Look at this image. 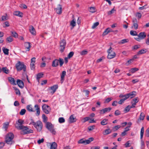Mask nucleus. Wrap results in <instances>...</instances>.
I'll return each instance as SVG.
<instances>
[{"instance_id":"f257e3e1","label":"nucleus","mask_w":149,"mask_h":149,"mask_svg":"<svg viewBox=\"0 0 149 149\" xmlns=\"http://www.w3.org/2000/svg\"><path fill=\"white\" fill-rule=\"evenodd\" d=\"M14 137V135L13 133H9L6 136L5 142L8 144H12L13 143V140Z\"/></svg>"},{"instance_id":"f03ea898","label":"nucleus","mask_w":149,"mask_h":149,"mask_svg":"<svg viewBox=\"0 0 149 149\" xmlns=\"http://www.w3.org/2000/svg\"><path fill=\"white\" fill-rule=\"evenodd\" d=\"M15 67L17 71H20L23 70L25 72L26 70V66L23 62L19 61L18 62L15 64Z\"/></svg>"},{"instance_id":"7ed1b4c3","label":"nucleus","mask_w":149,"mask_h":149,"mask_svg":"<svg viewBox=\"0 0 149 149\" xmlns=\"http://www.w3.org/2000/svg\"><path fill=\"white\" fill-rule=\"evenodd\" d=\"M46 128L53 134H55L56 132L54 128V125L50 122H47L45 125Z\"/></svg>"},{"instance_id":"20e7f679","label":"nucleus","mask_w":149,"mask_h":149,"mask_svg":"<svg viewBox=\"0 0 149 149\" xmlns=\"http://www.w3.org/2000/svg\"><path fill=\"white\" fill-rule=\"evenodd\" d=\"M112 47H110L107 50V52L108 54L107 56V58L109 59L114 58L116 55L115 53L111 50Z\"/></svg>"},{"instance_id":"39448f33","label":"nucleus","mask_w":149,"mask_h":149,"mask_svg":"<svg viewBox=\"0 0 149 149\" xmlns=\"http://www.w3.org/2000/svg\"><path fill=\"white\" fill-rule=\"evenodd\" d=\"M24 120L20 119H19L16 121V123L17 126H15V127L19 130H22L23 129L24 126L22 124L24 123Z\"/></svg>"},{"instance_id":"423d86ee","label":"nucleus","mask_w":149,"mask_h":149,"mask_svg":"<svg viewBox=\"0 0 149 149\" xmlns=\"http://www.w3.org/2000/svg\"><path fill=\"white\" fill-rule=\"evenodd\" d=\"M34 127L36 129L38 132H40L42 130V122L38 120L37 121Z\"/></svg>"},{"instance_id":"0eeeda50","label":"nucleus","mask_w":149,"mask_h":149,"mask_svg":"<svg viewBox=\"0 0 149 149\" xmlns=\"http://www.w3.org/2000/svg\"><path fill=\"white\" fill-rule=\"evenodd\" d=\"M22 129L23 134H26L30 133H33V130L29 129L27 126H24Z\"/></svg>"},{"instance_id":"6e6552de","label":"nucleus","mask_w":149,"mask_h":149,"mask_svg":"<svg viewBox=\"0 0 149 149\" xmlns=\"http://www.w3.org/2000/svg\"><path fill=\"white\" fill-rule=\"evenodd\" d=\"M66 44V41L65 40L63 39L60 41V47L61 48L60 51L61 53L63 52L65 47Z\"/></svg>"},{"instance_id":"1a4fd4ad","label":"nucleus","mask_w":149,"mask_h":149,"mask_svg":"<svg viewBox=\"0 0 149 149\" xmlns=\"http://www.w3.org/2000/svg\"><path fill=\"white\" fill-rule=\"evenodd\" d=\"M35 57H33L31 59L30 67L31 70H34L35 69V63L36 62Z\"/></svg>"},{"instance_id":"9d476101","label":"nucleus","mask_w":149,"mask_h":149,"mask_svg":"<svg viewBox=\"0 0 149 149\" xmlns=\"http://www.w3.org/2000/svg\"><path fill=\"white\" fill-rule=\"evenodd\" d=\"M136 95V92L135 91H133L130 93H129L126 95V97L127 99L130 97L131 98L134 97Z\"/></svg>"},{"instance_id":"9b49d317","label":"nucleus","mask_w":149,"mask_h":149,"mask_svg":"<svg viewBox=\"0 0 149 149\" xmlns=\"http://www.w3.org/2000/svg\"><path fill=\"white\" fill-rule=\"evenodd\" d=\"M62 6L60 4H58L57 8L55 9L56 12L58 14H61L62 13Z\"/></svg>"},{"instance_id":"f8f14e48","label":"nucleus","mask_w":149,"mask_h":149,"mask_svg":"<svg viewBox=\"0 0 149 149\" xmlns=\"http://www.w3.org/2000/svg\"><path fill=\"white\" fill-rule=\"evenodd\" d=\"M133 26L132 27H134L135 30H136L138 28V24L137 19L135 18L132 19Z\"/></svg>"},{"instance_id":"ddd939ff","label":"nucleus","mask_w":149,"mask_h":149,"mask_svg":"<svg viewBox=\"0 0 149 149\" xmlns=\"http://www.w3.org/2000/svg\"><path fill=\"white\" fill-rule=\"evenodd\" d=\"M112 109L111 107L106 108L100 110V113H104L106 112H109Z\"/></svg>"},{"instance_id":"4468645a","label":"nucleus","mask_w":149,"mask_h":149,"mask_svg":"<svg viewBox=\"0 0 149 149\" xmlns=\"http://www.w3.org/2000/svg\"><path fill=\"white\" fill-rule=\"evenodd\" d=\"M29 31L31 34L33 35H36V31L34 27L32 25L29 26Z\"/></svg>"},{"instance_id":"2eb2a0df","label":"nucleus","mask_w":149,"mask_h":149,"mask_svg":"<svg viewBox=\"0 0 149 149\" xmlns=\"http://www.w3.org/2000/svg\"><path fill=\"white\" fill-rule=\"evenodd\" d=\"M77 119L74 117V115H71L69 118V122L70 123H72L76 121Z\"/></svg>"},{"instance_id":"dca6fc26","label":"nucleus","mask_w":149,"mask_h":149,"mask_svg":"<svg viewBox=\"0 0 149 149\" xmlns=\"http://www.w3.org/2000/svg\"><path fill=\"white\" fill-rule=\"evenodd\" d=\"M66 75V72L65 71H62L61 75V83H63L65 79V77Z\"/></svg>"},{"instance_id":"f3484780","label":"nucleus","mask_w":149,"mask_h":149,"mask_svg":"<svg viewBox=\"0 0 149 149\" xmlns=\"http://www.w3.org/2000/svg\"><path fill=\"white\" fill-rule=\"evenodd\" d=\"M16 84L20 88H22L24 87V83L22 80L19 79H17Z\"/></svg>"},{"instance_id":"a211bd4d","label":"nucleus","mask_w":149,"mask_h":149,"mask_svg":"<svg viewBox=\"0 0 149 149\" xmlns=\"http://www.w3.org/2000/svg\"><path fill=\"white\" fill-rule=\"evenodd\" d=\"M25 48L27 49L26 51H29L31 47V43L29 42H25L24 43Z\"/></svg>"},{"instance_id":"6ab92c4d","label":"nucleus","mask_w":149,"mask_h":149,"mask_svg":"<svg viewBox=\"0 0 149 149\" xmlns=\"http://www.w3.org/2000/svg\"><path fill=\"white\" fill-rule=\"evenodd\" d=\"M8 80L11 84L13 85H16L17 84L14 78L12 77H9L8 78Z\"/></svg>"},{"instance_id":"aec40b11","label":"nucleus","mask_w":149,"mask_h":149,"mask_svg":"<svg viewBox=\"0 0 149 149\" xmlns=\"http://www.w3.org/2000/svg\"><path fill=\"white\" fill-rule=\"evenodd\" d=\"M58 88V85H55L52 86L51 87L50 89L52 90V91L51 92V93H52V94L54 93Z\"/></svg>"},{"instance_id":"412c9836","label":"nucleus","mask_w":149,"mask_h":149,"mask_svg":"<svg viewBox=\"0 0 149 149\" xmlns=\"http://www.w3.org/2000/svg\"><path fill=\"white\" fill-rule=\"evenodd\" d=\"M34 107L36 108V115L37 116L39 115L40 113V108L38 104H36L34 106Z\"/></svg>"},{"instance_id":"4be33fe9","label":"nucleus","mask_w":149,"mask_h":149,"mask_svg":"<svg viewBox=\"0 0 149 149\" xmlns=\"http://www.w3.org/2000/svg\"><path fill=\"white\" fill-rule=\"evenodd\" d=\"M138 36L139 38H141V39H144L146 37V35L145 32H142L140 33Z\"/></svg>"},{"instance_id":"5701e85b","label":"nucleus","mask_w":149,"mask_h":149,"mask_svg":"<svg viewBox=\"0 0 149 149\" xmlns=\"http://www.w3.org/2000/svg\"><path fill=\"white\" fill-rule=\"evenodd\" d=\"M58 65V60L55 59L52 62V66L53 67H56Z\"/></svg>"},{"instance_id":"b1692460","label":"nucleus","mask_w":149,"mask_h":149,"mask_svg":"<svg viewBox=\"0 0 149 149\" xmlns=\"http://www.w3.org/2000/svg\"><path fill=\"white\" fill-rule=\"evenodd\" d=\"M14 15H15L21 17H22L23 15V13L19 11L15 12Z\"/></svg>"},{"instance_id":"393cba45","label":"nucleus","mask_w":149,"mask_h":149,"mask_svg":"<svg viewBox=\"0 0 149 149\" xmlns=\"http://www.w3.org/2000/svg\"><path fill=\"white\" fill-rule=\"evenodd\" d=\"M147 52V50L146 49H143L139 51L137 53V55H140L145 53Z\"/></svg>"},{"instance_id":"a878e982","label":"nucleus","mask_w":149,"mask_h":149,"mask_svg":"<svg viewBox=\"0 0 149 149\" xmlns=\"http://www.w3.org/2000/svg\"><path fill=\"white\" fill-rule=\"evenodd\" d=\"M57 146V143L55 142H53L51 145L50 149H56Z\"/></svg>"},{"instance_id":"bb28decb","label":"nucleus","mask_w":149,"mask_h":149,"mask_svg":"<svg viewBox=\"0 0 149 149\" xmlns=\"http://www.w3.org/2000/svg\"><path fill=\"white\" fill-rule=\"evenodd\" d=\"M26 109L29 112H34L35 110L33 109L31 105V104L28 105L26 106Z\"/></svg>"},{"instance_id":"cd10ccee","label":"nucleus","mask_w":149,"mask_h":149,"mask_svg":"<svg viewBox=\"0 0 149 149\" xmlns=\"http://www.w3.org/2000/svg\"><path fill=\"white\" fill-rule=\"evenodd\" d=\"M43 75L44 74L42 72L39 73L37 74L36 79L38 82L39 81L40 79L42 77Z\"/></svg>"},{"instance_id":"c85d7f7f","label":"nucleus","mask_w":149,"mask_h":149,"mask_svg":"<svg viewBox=\"0 0 149 149\" xmlns=\"http://www.w3.org/2000/svg\"><path fill=\"white\" fill-rule=\"evenodd\" d=\"M145 117V116L144 113L143 112L141 113L140 116L139 118L138 119L137 123H138L140 120H143Z\"/></svg>"},{"instance_id":"c756f323","label":"nucleus","mask_w":149,"mask_h":149,"mask_svg":"<svg viewBox=\"0 0 149 149\" xmlns=\"http://www.w3.org/2000/svg\"><path fill=\"white\" fill-rule=\"evenodd\" d=\"M1 69L2 71L6 74L9 73V70L6 67H3Z\"/></svg>"},{"instance_id":"7c9ffc66","label":"nucleus","mask_w":149,"mask_h":149,"mask_svg":"<svg viewBox=\"0 0 149 149\" xmlns=\"http://www.w3.org/2000/svg\"><path fill=\"white\" fill-rule=\"evenodd\" d=\"M94 138L93 137H91L88 139L85 140V144H87L90 143L91 142L94 140Z\"/></svg>"},{"instance_id":"2f4dec72","label":"nucleus","mask_w":149,"mask_h":149,"mask_svg":"<svg viewBox=\"0 0 149 149\" xmlns=\"http://www.w3.org/2000/svg\"><path fill=\"white\" fill-rule=\"evenodd\" d=\"M108 120L107 119H104L102 120L100 122V124L102 125H106L108 123Z\"/></svg>"},{"instance_id":"473e14b6","label":"nucleus","mask_w":149,"mask_h":149,"mask_svg":"<svg viewBox=\"0 0 149 149\" xmlns=\"http://www.w3.org/2000/svg\"><path fill=\"white\" fill-rule=\"evenodd\" d=\"M2 50L3 52L6 55H8L9 54V49L6 48L4 47L2 48Z\"/></svg>"},{"instance_id":"72a5a7b5","label":"nucleus","mask_w":149,"mask_h":149,"mask_svg":"<svg viewBox=\"0 0 149 149\" xmlns=\"http://www.w3.org/2000/svg\"><path fill=\"white\" fill-rule=\"evenodd\" d=\"M144 127H143L141 129V132H140V139H142L143 136V134H144Z\"/></svg>"},{"instance_id":"f704fd0d","label":"nucleus","mask_w":149,"mask_h":149,"mask_svg":"<svg viewBox=\"0 0 149 149\" xmlns=\"http://www.w3.org/2000/svg\"><path fill=\"white\" fill-rule=\"evenodd\" d=\"M139 69L137 68H131L130 70V72L132 73H134L136 71H138Z\"/></svg>"},{"instance_id":"c9c22d12","label":"nucleus","mask_w":149,"mask_h":149,"mask_svg":"<svg viewBox=\"0 0 149 149\" xmlns=\"http://www.w3.org/2000/svg\"><path fill=\"white\" fill-rule=\"evenodd\" d=\"M70 25L73 28L76 25V23L74 20V19H73L70 23Z\"/></svg>"},{"instance_id":"e433bc0d","label":"nucleus","mask_w":149,"mask_h":149,"mask_svg":"<svg viewBox=\"0 0 149 149\" xmlns=\"http://www.w3.org/2000/svg\"><path fill=\"white\" fill-rule=\"evenodd\" d=\"M6 41L8 42H10L13 40V38L11 36L8 37L6 38Z\"/></svg>"},{"instance_id":"4c0bfd02","label":"nucleus","mask_w":149,"mask_h":149,"mask_svg":"<svg viewBox=\"0 0 149 149\" xmlns=\"http://www.w3.org/2000/svg\"><path fill=\"white\" fill-rule=\"evenodd\" d=\"M42 118L43 120V121L46 123V122H47V117L46 116L45 114H43L42 115Z\"/></svg>"},{"instance_id":"58836bf2","label":"nucleus","mask_w":149,"mask_h":149,"mask_svg":"<svg viewBox=\"0 0 149 149\" xmlns=\"http://www.w3.org/2000/svg\"><path fill=\"white\" fill-rule=\"evenodd\" d=\"M131 35L133 36H137V33L136 31H131L130 32Z\"/></svg>"},{"instance_id":"ea45409f","label":"nucleus","mask_w":149,"mask_h":149,"mask_svg":"<svg viewBox=\"0 0 149 149\" xmlns=\"http://www.w3.org/2000/svg\"><path fill=\"white\" fill-rule=\"evenodd\" d=\"M11 33L13 37L15 38L17 37L18 34L15 31H11Z\"/></svg>"},{"instance_id":"a19ab883","label":"nucleus","mask_w":149,"mask_h":149,"mask_svg":"<svg viewBox=\"0 0 149 149\" xmlns=\"http://www.w3.org/2000/svg\"><path fill=\"white\" fill-rule=\"evenodd\" d=\"M133 59L131 58L129 60L127 61V62L125 63V65L126 66H128L129 64L134 61Z\"/></svg>"},{"instance_id":"79ce46f5","label":"nucleus","mask_w":149,"mask_h":149,"mask_svg":"<svg viewBox=\"0 0 149 149\" xmlns=\"http://www.w3.org/2000/svg\"><path fill=\"white\" fill-rule=\"evenodd\" d=\"M127 99V98L126 97L123 99H121L118 102V103L119 104H122L123 103L124 101L126 100Z\"/></svg>"},{"instance_id":"37998d69","label":"nucleus","mask_w":149,"mask_h":149,"mask_svg":"<svg viewBox=\"0 0 149 149\" xmlns=\"http://www.w3.org/2000/svg\"><path fill=\"white\" fill-rule=\"evenodd\" d=\"M9 125V123L8 122H6L3 123V127L6 130L8 128Z\"/></svg>"},{"instance_id":"c03bdc74","label":"nucleus","mask_w":149,"mask_h":149,"mask_svg":"<svg viewBox=\"0 0 149 149\" xmlns=\"http://www.w3.org/2000/svg\"><path fill=\"white\" fill-rule=\"evenodd\" d=\"M58 60V62L59 63L61 67L63 65L64 63L63 60V59L61 58H59Z\"/></svg>"},{"instance_id":"a18cd8bd","label":"nucleus","mask_w":149,"mask_h":149,"mask_svg":"<svg viewBox=\"0 0 149 149\" xmlns=\"http://www.w3.org/2000/svg\"><path fill=\"white\" fill-rule=\"evenodd\" d=\"M26 111V110L25 109H22L19 112V114L21 115H23L25 114Z\"/></svg>"},{"instance_id":"49530a36","label":"nucleus","mask_w":149,"mask_h":149,"mask_svg":"<svg viewBox=\"0 0 149 149\" xmlns=\"http://www.w3.org/2000/svg\"><path fill=\"white\" fill-rule=\"evenodd\" d=\"M140 45H136L132 47V50H136L140 48Z\"/></svg>"},{"instance_id":"de8ad7c7","label":"nucleus","mask_w":149,"mask_h":149,"mask_svg":"<svg viewBox=\"0 0 149 149\" xmlns=\"http://www.w3.org/2000/svg\"><path fill=\"white\" fill-rule=\"evenodd\" d=\"M88 52L86 50H84L80 52V54L81 55H84L87 54Z\"/></svg>"},{"instance_id":"09e8293b","label":"nucleus","mask_w":149,"mask_h":149,"mask_svg":"<svg viewBox=\"0 0 149 149\" xmlns=\"http://www.w3.org/2000/svg\"><path fill=\"white\" fill-rule=\"evenodd\" d=\"M129 40L128 39H124L121 40L120 44H123L128 42Z\"/></svg>"},{"instance_id":"8fccbe9b","label":"nucleus","mask_w":149,"mask_h":149,"mask_svg":"<svg viewBox=\"0 0 149 149\" xmlns=\"http://www.w3.org/2000/svg\"><path fill=\"white\" fill-rule=\"evenodd\" d=\"M59 122L60 123H63L65 122V120L63 117L59 118L58 119Z\"/></svg>"},{"instance_id":"3c124183","label":"nucleus","mask_w":149,"mask_h":149,"mask_svg":"<svg viewBox=\"0 0 149 149\" xmlns=\"http://www.w3.org/2000/svg\"><path fill=\"white\" fill-rule=\"evenodd\" d=\"M121 127V126L120 125H117L114 126L113 128V129L114 130V131H116L119 128Z\"/></svg>"},{"instance_id":"603ef678","label":"nucleus","mask_w":149,"mask_h":149,"mask_svg":"<svg viewBox=\"0 0 149 149\" xmlns=\"http://www.w3.org/2000/svg\"><path fill=\"white\" fill-rule=\"evenodd\" d=\"M109 33V31L108 29L107 28V29H106L103 32L102 34V35L103 36H105L107 34Z\"/></svg>"},{"instance_id":"864d4df0","label":"nucleus","mask_w":149,"mask_h":149,"mask_svg":"<svg viewBox=\"0 0 149 149\" xmlns=\"http://www.w3.org/2000/svg\"><path fill=\"white\" fill-rule=\"evenodd\" d=\"M99 24V23L98 22H96L94 23L93 25L92 26L91 28L92 29H94L95 28H96L97 26H98Z\"/></svg>"},{"instance_id":"5fc2aeb1","label":"nucleus","mask_w":149,"mask_h":149,"mask_svg":"<svg viewBox=\"0 0 149 149\" xmlns=\"http://www.w3.org/2000/svg\"><path fill=\"white\" fill-rule=\"evenodd\" d=\"M112 99V97H108L106 99L104 102V103H108L109 102L111 101Z\"/></svg>"},{"instance_id":"6e6d98bb","label":"nucleus","mask_w":149,"mask_h":149,"mask_svg":"<svg viewBox=\"0 0 149 149\" xmlns=\"http://www.w3.org/2000/svg\"><path fill=\"white\" fill-rule=\"evenodd\" d=\"M74 54V52H70L68 56V57L69 58L72 57Z\"/></svg>"},{"instance_id":"4d7b16f0","label":"nucleus","mask_w":149,"mask_h":149,"mask_svg":"<svg viewBox=\"0 0 149 149\" xmlns=\"http://www.w3.org/2000/svg\"><path fill=\"white\" fill-rule=\"evenodd\" d=\"M89 11L93 13L95 12V7H90Z\"/></svg>"},{"instance_id":"13d9d810","label":"nucleus","mask_w":149,"mask_h":149,"mask_svg":"<svg viewBox=\"0 0 149 149\" xmlns=\"http://www.w3.org/2000/svg\"><path fill=\"white\" fill-rule=\"evenodd\" d=\"M105 134H108L111 133V130L109 129H106L104 131Z\"/></svg>"},{"instance_id":"bf43d9fd","label":"nucleus","mask_w":149,"mask_h":149,"mask_svg":"<svg viewBox=\"0 0 149 149\" xmlns=\"http://www.w3.org/2000/svg\"><path fill=\"white\" fill-rule=\"evenodd\" d=\"M14 89L15 91V93L17 95H20V92L19 90L15 87L14 88Z\"/></svg>"},{"instance_id":"052dcab7","label":"nucleus","mask_w":149,"mask_h":149,"mask_svg":"<svg viewBox=\"0 0 149 149\" xmlns=\"http://www.w3.org/2000/svg\"><path fill=\"white\" fill-rule=\"evenodd\" d=\"M121 114V112L118 110H116L115 113L114 114L116 116H117L120 115Z\"/></svg>"},{"instance_id":"680f3d73","label":"nucleus","mask_w":149,"mask_h":149,"mask_svg":"<svg viewBox=\"0 0 149 149\" xmlns=\"http://www.w3.org/2000/svg\"><path fill=\"white\" fill-rule=\"evenodd\" d=\"M84 139H80L78 141V143L79 144L84 143L85 144V140H84Z\"/></svg>"},{"instance_id":"e2e57ef3","label":"nucleus","mask_w":149,"mask_h":149,"mask_svg":"<svg viewBox=\"0 0 149 149\" xmlns=\"http://www.w3.org/2000/svg\"><path fill=\"white\" fill-rule=\"evenodd\" d=\"M145 136L147 137H149V128H147L146 130Z\"/></svg>"},{"instance_id":"0e129e2a","label":"nucleus","mask_w":149,"mask_h":149,"mask_svg":"<svg viewBox=\"0 0 149 149\" xmlns=\"http://www.w3.org/2000/svg\"><path fill=\"white\" fill-rule=\"evenodd\" d=\"M49 107L46 104H44L42 107V109H47L48 107Z\"/></svg>"},{"instance_id":"69168bd1","label":"nucleus","mask_w":149,"mask_h":149,"mask_svg":"<svg viewBox=\"0 0 149 149\" xmlns=\"http://www.w3.org/2000/svg\"><path fill=\"white\" fill-rule=\"evenodd\" d=\"M116 10L114 8L112 9L111 11H108V15H110L113 13V12Z\"/></svg>"},{"instance_id":"338daca9","label":"nucleus","mask_w":149,"mask_h":149,"mask_svg":"<svg viewBox=\"0 0 149 149\" xmlns=\"http://www.w3.org/2000/svg\"><path fill=\"white\" fill-rule=\"evenodd\" d=\"M83 92H85L86 96H87V97L88 96V95H89L90 93V91L88 90H83Z\"/></svg>"},{"instance_id":"774afa93","label":"nucleus","mask_w":149,"mask_h":149,"mask_svg":"<svg viewBox=\"0 0 149 149\" xmlns=\"http://www.w3.org/2000/svg\"><path fill=\"white\" fill-rule=\"evenodd\" d=\"M141 16L142 15L141 14L139 13H137L136 15V17H138L139 19H140L141 18Z\"/></svg>"}]
</instances>
